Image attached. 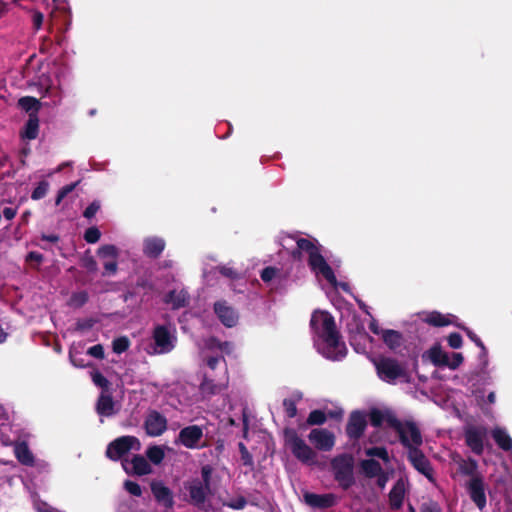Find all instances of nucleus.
<instances>
[{
    "instance_id": "nucleus-38",
    "label": "nucleus",
    "mask_w": 512,
    "mask_h": 512,
    "mask_svg": "<svg viewBox=\"0 0 512 512\" xmlns=\"http://www.w3.org/2000/svg\"><path fill=\"white\" fill-rule=\"evenodd\" d=\"M208 346L210 349H218L227 355H230L234 349L233 343L229 341H220L215 337L210 338Z\"/></svg>"
},
{
    "instance_id": "nucleus-63",
    "label": "nucleus",
    "mask_w": 512,
    "mask_h": 512,
    "mask_svg": "<svg viewBox=\"0 0 512 512\" xmlns=\"http://www.w3.org/2000/svg\"><path fill=\"white\" fill-rule=\"evenodd\" d=\"M83 267L87 269L88 272L95 273L98 270L97 262L93 257H88L83 261Z\"/></svg>"
},
{
    "instance_id": "nucleus-10",
    "label": "nucleus",
    "mask_w": 512,
    "mask_h": 512,
    "mask_svg": "<svg viewBox=\"0 0 512 512\" xmlns=\"http://www.w3.org/2000/svg\"><path fill=\"white\" fill-rule=\"evenodd\" d=\"M185 489L189 494V503L199 510L208 511L207 496L212 494L211 489L200 484V479H193L185 483Z\"/></svg>"
},
{
    "instance_id": "nucleus-42",
    "label": "nucleus",
    "mask_w": 512,
    "mask_h": 512,
    "mask_svg": "<svg viewBox=\"0 0 512 512\" xmlns=\"http://www.w3.org/2000/svg\"><path fill=\"white\" fill-rule=\"evenodd\" d=\"M392 415L391 413L384 414L381 410L377 408H373L370 410L369 419L370 423L373 427H380L384 421H386L387 416Z\"/></svg>"
},
{
    "instance_id": "nucleus-19",
    "label": "nucleus",
    "mask_w": 512,
    "mask_h": 512,
    "mask_svg": "<svg viewBox=\"0 0 512 512\" xmlns=\"http://www.w3.org/2000/svg\"><path fill=\"white\" fill-rule=\"evenodd\" d=\"M418 317L423 323L438 328L453 324L452 318H454L451 314H442L437 310L421 312Z\"/></svg>"
},
{
    "instance_id": "nucleus-60",
    "label": "nucleus",
    "mask_w": 512,
    "mask_h": 512,
    "mask_svg": "<svg viewBox=\"0 0 512 512\" xmlns=\"http://www.w3.org/2000/svg\"><path fill=\"white\" fill-rule=\"evenodd\" d=\"M87 353L97 359H103L104 358V348L101 344H96L92 347H90L87 351Z\"/></svg>"
},
{
    "instance_id": "nucleus-48",
    "label": "nucleus",
    "mask_w": 512,
    "mask_h": 512,
    "mask_svg": "<svg viewBox=\"0 0 512 512\" xmlns=\"http://www.w3.org/2000/svg\"><path fill=\"white\" fill-rule=\"evenodd\" d=\"M213 467L211 465H204L201 467L200 484L211 489Z\"/></svg>"
},
{
    "instance_id": "nucleus-2",
    "label": "nucleus",
    "mask_w": 512,
    "mask_h": 512,
    "mask_svg": "<svg viewBox=\"0 0 512 512\" xmlns=\"http://www.w3.org/2000/svg\"><path fill=\"white\" fill-rule=\"evenodd\" d=\"M296 244L301 249L302 253L305 252L308 254V265L310 269L315 273L321 274L331 285H336L335 273L321 254L317 241L308 238H298L296 239Z\"/></svg>"
},
{
    "instance_id": "nucleus-6",
    "label": "nucleus",
    "mask_w": 512,
    "mask_h": 512,
    "mask_svg": "<svg viewBox=\"0 0 512 512\" xmlns=\"http://www.w3.org/2000/svg\"><path fill=\"white\" fill-rule=\"evenodd\" d=\"M286 444L290 447L292 454L301 462L309 463L314 460L316 453L299 437L293 428L284 429Z\"/></svg>"
},
{
    "instance_id": "nucleus-7",
    "label": "nucleus",
    "mask_w": 512,
    "mask_h": 512,
    "mask_svg": "<svg viewBox=\"0 0 512 512\" xmlns=\"http://www.w3.org/2000/svg\"><path fill=\"white\" fill-rule=\"evenodd\" d=\"M140 441L132 435L120 436L107 445L105 455L112 461H118L131 450L140 449Z\"/></svg>"
},
{
    "instance_id": "nucleus-14",
    "label": "nucleus",
    "mask_w": 512,
    "mask_h": 512,
    "mask_svg": "<svg viewBox=\"0 0 512 512\" xmlns=\"http://www.w3.org/2000/svg\"><path fill=\"white\" fill-rule=\"evenodd\" d=\"M146 434L151 437L161 436L167 430V419L156 410H151L144 421Z\"/></svg>"
},
{
    "instance_id": "nucleus-17",
    "label": "nucleus",
    "mask_w": 512,
    "mask_h": 512,
    "mask_svg": "<svg viewBox=\"0 0 512 512\" xmlns=\"http://www.w3.org/2000/svg\"><path fill=\"white\" fill-rule=\"evenodd\" d=\"M213 308L218 319L225 327L232 328L237 325L239 315L226 301L215 302Z\"/></svg>"
},
{
    "instance_id": "nucleus-22",
    "label": "nucleus",
    "mask_w": 512,
    "mask_h": 512,
    "mask_svg": "<svg viewBox=\"0 0 512 512\" xmlns=\"http://www.w3.org/2000/svg\"><path fill=\"white\" fill-rule=\"evenodd\" d=\"M114 407L115 402L111 392H101L95 405L97 414L102 417H110L115 414Z\"/></svg>"
},
{
    "instance_id": "nucleus-39",
    "label": "nucleus",
    "mask_w": 512,
    "mask_h": 512,
    "mask_svg": "<svg viewBox=\"0 0 512 512\" xmlns=\"http://www.w3.org/2000/svg\"><path fill=\"white\" fill-rule=\"evenodd\" d=\"M327 416L326 413L320 409L312 410L306 420V425L315 426L322 425L326 422Z\"/></svg>"
},
{
    "instance_id": "nucleus-37",
    "label": "nucleus",
    "mask_w": 512,
    "mask_h": 512,
    "mask_svg": "<svg viewBox=\"0 0 512 512\" xmlns=\"http://www.w3.org/2000/svg\"><path fill=\"white\" fill-rule=\"evenodd\" d=\"M90 375L94 385L102 389L101 392L110 391L111 383L100 371L94 370L90 373Z\"/></svg>"
},
{
    "instance_id": "nucleus-1",
    "label": "nucleus",
    "mask_w": 512,
    "mask_h": 512,
    "mask_svg": "<svg viewBox=\"0 0 512 512\" xmlns=\"http://www.w3.org/2000/svg\"><path fill=\"white\" fill-rule=\"evenodd\" d=\"M311 328L316 331L327 344V358L340 360L346 356L345 343L340 342V333L337 330L334 317L327 311L313 312L310 320Z\"/></svg>"
},
{
    "instance_id": "nucleus-27",
    "label": "nucleus",
    "mask_w": 512,
    "mask_h": 512,
    "mask_svg": "<svg viewBox=\"0 0 512 512\" xmlns=\"http://www.w3.org/2000/svg\"><path fill=\"white\" fill-rule=\"evenodd\" d=\"M39 133V118L36 113H30L27 122L25 123L24 130L21 132V137L28 140H34L38 137Z\"/></svg>"
},
{
    "instance_id": "nucleus-64",
    "label": "nucleus",
    "mask_w": 512,
    "mask_h": 512,
    "mask_svg": "<svg viewBox=\"0 0 512 512\" xmlns=\"http://www.w3.org/2000/svg\"><path fill=\"white\" fill-rule=\"evenodd\" d=\"M220 361L225 362V358L223 356H209L206 359V364L210 369L214 370Z\"/></svg>"
},
{
    "instance_id": "nucleus-36",
    "label": "nucleus",
    "mask_w": 512,
    "mask_h": 512,
    "mask_svg": "<svg viewBox=\"0 0 512 512\" xmlns=\"http://www.w3.org/2000/svg\"><path fill=\"white\" fill-rule=\"evenodd\" d=\"M477 468V461L472 458H469L468 460H461L459 463V472L465 476H471V478L480 477L479 475H476Z\"/></svg>"
},
{
    "instance_id": "nucleus-9",
    "label": "nucleus",
    "mask_w": 512,
    "mask_h": 512,
    "mask_svg": "<svg viewBox=\"0 0 512 512\" xmlns=\"http://www.w3.org/2000/svg\"><path fill=\"white\" fill-rule=\"evenodd\" d=\"M154 342L153 351L156 354H166L175 347L176 337L166 325H156L152 332Z\"/></svg>"
},
{
    "instance_id": "nucleus-8",
    "label": "nucleus",
    "mask_w": 512,
    "mask_h": 512,
    "mask_svg": "<svg viewBox=\"0 0 512 512\" xmlns=\"http://www.w3.org/2000/svg\"><path fill=\"white\" fill-rule=\"evenodd\" d=\"M203 437L204 433L201 426L189 425L179 431L175 443L191 450L202 449L208 447L206 441L202 442Z\"/></svg>"
},
{
    "instance_id": "nucleus-43",
    "label": "nucleus",
    "mask_w": 512,
    "mask_h": 512,
    "mask_svg": "<svg viewBox=\"0 0 512 512\" xmlns=\"http://www.w3.org/2000/svg\"><path fill=\"white\" fill-rule=\"evenodd\" d=\"M238 448L241 456V461L244 466H247L250 468V470H254V461L251 453L248 451L247 447L244 443L239 442Z\"/></svg>"
},
{
    "instance_id": "nucleus-25",
    "label": "nucleus",
    "mask_w": 512,
    "mask_h": 512,
    "mask_svg": "<svg viewBox=\"0 0 512 512\" xmlns=\"http://www.w3.org/2000/svg\"><path fill=\"white\" fill-rule=\"evenodd\" d=\"M165 249V241L159 237H149L144 240L143 252L149 257L158 258Z\"/></svg>"
},
{
    "instance_id": "nucleus-15",
    "label": "nucleus",
    "mask_w": 512,
    "mask_h": 512,
    "mask_svg": "<svg viewBox=\"0 0 512 512\" xmlns=\"http://www.w3.org/2000/svg\"><path fill=\"white\" fill-rule=\"evenodd\" d=\"M308 439L320 451H330L335 445V436L327 429H312Z\"/></svg>"
},
{
    "instance_id": "nucleus-30",
    "label": "nucleus",
    "mask_w": 512,
    "mask_h": 512,
    "mask_svg": "<svg viewBox=\"0 0 512 512\" xmlns=\"http://www.w3.org/2000/svg\"><path fill=\"white\" fill-rule=\"evenodd\" d=\"M491 435L499 448L504 451L512 449V438L504 429L496 427L491 431Z\"/></svg>"
},
{
    "instance_id": "nucleus-33",
    "label": "nucleus",
    "mask_w": 512,
    "mask_h": 512,
    "mask_svg": "<svg viewBox=\"0 0 512 512\" xmlns=\"http://www.w3.org/2000/svg\"><path fill=\"white\" fill-rule=\"evenodd\" d=\"M363 474L367 478H374L383 470L381 464L375 459H364L360 462Z\"/></svg>"
},
{
    "instance_id": "nucleus-13",
    "label": "nucleus",
    "mask_w": 512,
    "mask_h": 512,
    "mask_svg": "<svg viewBox=\"0 0 512 512\" xmlns=\"http://www.w3.org/2000/svg\"><path fill=\"white\" fill-rule=\"evenodd\" d=\"M408 460L419 473L424 475L429 481H434L432 465L419 448L411 447L410 450H408Z\"/></svg>"
},
{
    "instance_id": "nucleus-23",
    "label": "nucleus",
    "mask_w": 512,
    "mask_h": 512,
    "mask_svg": "<svg viewBox=\"0 0 512 512\" xmlns=\"http://www.w3.org/2000/svg\"><path fill=\"white\" fill-rule=\"evenodd\" d=\"M189 300H190L189 294L187 293V291H185L183 289L179 290V291L176 289H173V290L169 291L164 296V299H163V301L166 304L171 305L172 309H174V310L188 306Z\"/></svg>"
},
{
    "instance_id": "nucleus-54",
    "label": "nucleus",
    "mask_w": 512,
    "mask_h": 512,
    "mask_svg": "<svg viewBox=\"0 0 512 512\" xmlns=\"http://www.w3.org/2000/svg\"><path fill=\"white\" fill-rule=\"evenodd\" d=\"M43 260H44V256L41 253L36 252V251H30L25 257V262H27V263L34 262L36 264L34 266V268L36 270H39V266L43 262Z\"/></svg>"
},
{
    "instance_id": "nucleus-49",
    "label": "nucleus",
    "mask_w": 512,
    "mask_h": 512,
    "mask_svg": "<svg viewBox=\"0 0 512 512\" xmlns=\"http://www.w3.org/2000/svg\"><path fill=\"white\" fill-rule=\"evenodd\" d=\"M366 455L371 457H378L383 461H389V454L385 447H371L366 450Z\"/></svg>"
},
{
    "instance_id": "nucleus-26",
    "label": "nucleus",
    "mask_w": 512,
    "mask_h": 512,
    "mask_svg": "<svg viewBox=\"0 0 512 512\" xmlns=\"http://www.w3.org/2000/svg\"><path fill=\"white\" fill-rule=\"evenodd\" d=\"M226 388V385L216 383L213 379H210L207 376L203 377V380L199 386V390L204 397L218 395Z\"/></svg>"
},
{
    "instance_id": "nucleus-47",
    "label": "nucleus",
    "mask_w": 512,
    "mask_h": 512,
    "mask_svg": "<svg viewBox=\"0 0 512 512\" xmlns=\"http://www.w3.org/2000/svg\"><path fill=\"white\" fill-rule=\"evenodd\" d=\"M130 346V341L126 336L118 337L112 342L113 352L117 354H121L128 350Z\"/></svg>"
},
{
    "instance_id": "nucleus-3",
    "label": "nucleus",
    "mask_w": 512,
    "mask_h": 512,
    "mask_svg": "<svg viewBox=\"0 0 512 512\" xmlns=\"http://www.w3.org/2000/svg\"><path fill=\"white\" fill-rule=\"evenodd\" d=\"M354 465L355 460L350 453L339 454L330 461L334 480L343 490H348L355 484Z\"/></svg>"
},
{
    "instance_id": "nucleus-59",
    "label": "nucleus",
    "mask_w": 512,
    "mask_h": 512,
    "mask_svg": "<svg viewBox=\"0 0 512 512\" xmlns=\"http://www.w3.org/2000/svg\"><path fill=\"white\" fill-rule=\"evenodd\" d=\"M118 263L117 259H112L104 263V272L103 276L106 275H114L117 272Z\"/></svg>"
},
{
    "instance_id": "nucleus-56",
    "label": "nucleus",
    "mask_w": 512,
    "mask_h": 512,
    "mask_svg": "<svg viewBox=\"0 0 512 512\" xmlns=\"http://www.w3.org/2000/svg\"><path fill=\"white\" fill-rule=\"evenodd\" d=\"M447 342L449 347L459 349L463 344L462 336L457 332L450 333L447 337Z\"/></svg>"
},
{
    "instance_id": "nucleus-52",
    "label": "nucleus",
    "mask_w": 512,
    "mask_h": 512,
    "mask_svg": "<svg viewBox=\"0 0 512 512\" xmlns=\"http://www.w3.org/2000/svg\"><path fill=\"white\" fill-rule=\"evenodd\" d=\"M124 488L133 496L140 497L142 495L141 486L137 482L126 480L124 483Z\"/></svg>"
},
{
    "instance_id": "nucleus-32",
    "label": "nucleus",
    "mask_w": 512,
    "mask_h": 512,
    "mask_svg": "<svg viewBox=\"0 0 512 512\" xmlns=\"http://www.w3.org/2000/svg\"><path fill=\"white\" fill-rule=\"evenodd\" d=\"M14 452L17 460L21 464L26 466H32L34 464V456L25 442L17 444Z\"/></svg>"
},
{
    "instance_id": "nucleus-57",
    "label": "nucleus",
    "mask_w": 512,
    "mask_h": 512,
    "mask_svg": "<svg viewBox=\"0 0 512 512\" xmlns=\"http://www.w3.org/2000/svg\"><path fill=\"white\" fill-rule=\"evenodd\" d=\"M278 269L272 266L265 267L260 274L263 282H270L277 274Z\"/></svg>"
},
{
    "instance_id": "nucleus-41",
    "label": "nucleus",
    "mask_w": 512,
    "mask_h": 512,
    "mask_svg": "<svg viewBox=\"0 0 512 512\" xmlns=\"http://www.w3.org/2000/svg\"><path fill=\"white\" fill-rule=\"evenodd\" d=\"M89 300V295L86 291H79L72 293L69 305L74 308H81L83 307Z\"/></svg>"
},
{
    "instance_id": "nucleus-24",
    "label": "nucleus",
    "mask_w": 512,
    "mask_h": 512,
    "mask_svg": "<svg viewBox=\"0 0 512 512\" xmlns=\"http://www.w3.org/2000/svg\"><path fill=\"white\" fill-rule=\"evenodd\" d=\"M405 483L402 478L398 479L389 492V506L392 510H399L405 497Z\"/></svg>"
},
{
    "instance_id": "nucleus-51",
    "label": "nucleus",
    "mask_w": 512,
    "mask_h": 512,
    "mask_svg": "<svg viewBox=\"0 0 512 512\" xmlns=\"http://www.w3.org/2000/svg\"><path fill=\"white\" fill-rule=\"evenodd\" d=\"M100 237H101V232L95 226L89 227L88 229H86V231L84 233V240L90 244H94V243L98 242L100 240Z\"/></svg>"
},
{
    "instance_id": "nucleus-62",
    "label": "nucleus",
    "mask_w": 512,
    "mask_h": 512,
    "mask_svg": "<svg viewBox=\"0 0 512 512\" xmlns=\"http://www.w3.org/2000/svg\"><path fill=\"white\" fill-rule=\"evenodd\" d=\"M80 356H81L80 353H74L73 351H70V353H69V358H70V361L72 362V364L75 367L83 368L86 366V363H85L84 359L81 358Z\"/></svg>"
},
{
    "instance_id": "nucleus-50",
    "label": "nucleus",
    "mask_w": 512,
    "mask_h": 512,
    "mask_svg": "<svg viewBox=\"0 0 512 512\" xmlns=\"http://www.w3.org/2000/svg\"><path fill=\"white\" fill-rule=\"evenodd\" d=\"M297 400L285 398L283 400V408L288 418H294L297 415Z\"/></svg>"
},
{
    "instance_id": "nucleus-44",
    "label": "nucleus",
    "mask_w": 512,
    "mask_h": 512,
    "mask_svg": "<svg viewBox=\"0 0 512 512\" xmlns=\"http://www.w3.org/2000/svg\"><path fill=\"white\" fill-rule=\"evenodd\" d=\"M461 329H463L466 332V335L468 338L475 343L477 347L481 349V357H486L488 354L487 348L485 347L483 341L469 328L465 326H459Z\"/></svg>"
},
{
    "instance_id": "nucleus-5",
    "label": "nucleus",
    "mask_w": 512,
    "mask_h": 512,
    "mask_svg": "<svg viewBox=\"0 0 512 512\" xmlns=\"http://www.w3.org/2000/svg\"><path fill=\"white\" fill-rule=\"evenodd\" d=\"M378 377L387 383H395L398 379L408 381V373L398 360L390 357H381L375 362Z\"/></svg>"
},
{
    "instance_id": "nucleus-29",
    "label": "nucleus",
    "mask_w": 512,
    "mask_h": 512,
    "mask_svg": "<svg viewBox=\"0 0 512 512\" xmlns=\"http://www.w3.org/2000/svg\"><path fill=\"white\" fill-rule=\"evenodd\" d=\"M155 289V286L152 281H150L147 277H139L132 287V290L128 292V294L132 297L135 295L142 294L143 296L149 295Z\"/></svg>"
},
{
    "instance_id": "nucleus-20",
    "label": "nucleus",
    "mask_w": 512,
    "mask_h": 512,
    "mask_svg": "<svg viewBox=\"0 0 512 512\" xmlns=\"http://www.w3.org/2000/svg\"><path fill=\"white\" fill-rule=\"evenodd\" d=\"M122 466L127 473H132L137 476L148 475L152 472L149 462L140 454L134 455L130 462L127 460L123 461Z\"/></svg>"
},
{
    "instance_id": "nucleus-53",
    "label": "nucleus",
    "mask_w": 512,
    "mask_h": 512,
    "mask_svg": "<svg viewBox=\"0 0 512 512\" xmlns=\"http://www.w3.org/2000/svg\"><path fill=\"white\" fill-rule=\"evenodd\" d=\"M246 505L247 500L244 496H238L237 498L224 503V506H227L234 510H242L246 507Z\"/></svg>"
},
{
    "instance_id": "nucleus-12",
    "label": "nucleus",
    "mask_w": 512,
    "mask_h": 512,
    "mask_svg": "<svg viewBox=\"0 0 512 512\" xmlns=\"http://www.w3.org/2000/svg\"><path fill=\"white\" fill-rule=\"evenodd\" d=\"M367 427V415L360 410L352 411L346 424V435L351 440L360 439Z\"/></svg>"
},
{
    "instance_id": "nucleus-55",
    "label": "nucleus",
    "mask_w": 512,
    "mask_h": 512,
    "mask_svg": "<svg viewBox=\"0 0 512 512\" xmlns=\"http://www.w3.org/2000/svg\"><path fill=\"white\" fill-rule=\"evenodd\" d=\"M101 203L99 200L92 201L83 212V216L87 219H91L100 210Z\"/></svg>"
},
{
    "instance_id": "nucleus-21",
    "label": "nucleus",
    "mask_w": 512,
    "mask_h": 512,
    "mask_svg": "<svg viewBox=\"0 0 512 512\" xmlns=\"http://www.w3.org/2000/svg\"><path fill=\"white\" fill-rule=\"evenodd\" d=\"M151 491L155 500L166 509H172L174 506V498L170 488L165 486L161 481H153L151 483Z\"/></svg>"
},
{
    "instance_id": "nucleus-16",
    "label": "nucleus",
    "mask_w": 512,
    "mask_h": 512,
    "mask_svg": "<svg viewBox=\"0 0 512 512\" xmlns=\"http://www.w3.org/2000/svg\"><path fill=\"white\" fill-rule=\"evenodd\" d=\"M304 502L314 509H328L337 504V496L333 493L316 494L305 492L303 494Z\"/></svg>"
},
{
    "instance_id": "nucleus-31",
    "label": "nucleus",
    "mask_w": 512,
    "mask_h": 512,
    "mask_svg": "<svg viewBox=\"0 0 512 512\" xmlns=\"http://www.w3.org/2000/svg\"><path fill=\"white\" fill-rule=\"evenodd\" d=\"M382 340L391 350H396L403 344V335L399 331L387 329L382 331Z\"/></svg>"
},
{
    "instance_id": "nucleus-40",
    "label": "nucleus",
    "mask_w": 512,
    "mask_h": 512,
    "mask_svg": "<svg viewBox=\"0 0 512 512\" xmlns=\"http://www.w3.org/2000/svg\"><path fill=\"white\" fill-rule=\"evenodd\" d=\"M97 254L103 259H117L119 255L118 248L112 244H105L99 247Z\"/></svg>"
},
{
    "instance_id": "nucleus-45",
    "label": "nucleus",
    "mask_w": 512,
    "mask_h": 512,
    "mask_svg": "<svg viewBox=\"0 0 512 512\" xmlns=\"http://www.w3.org/2000/svg\"><path fill=\"white\" fill-rule=\"evenodd\" d=\"M36 86L38 87V91L41 96H47L50 95L52 89V81L49 76L41 75Z\"/></svg>"
},
{
    "instance_id": "nucleus-35",
    "label": "nucleus",
    "mask_w": 512,
    "mask_h": 512,
    "mask_svg": "<svg viewBox=\"0 0 512 512\" xmlns=\"http://www.w3.org/2000/svg\"><path fill=\"white\" fill-rule=\"evenodd\" d=\"M146 456L151 463L159 465L165 458V451L162 446L152 445L147 448Z\"/></svg>"
},
{
    "instance_id": "nucleus-18",
    "label": "nucleus",
    "mask_w": 512,
    "mask_h": 512,
    "mask_svg": "<svg viewBox=\"0 0 512 512\" xmlns=\"http://www.w3.org/2000/svg\"><path fill=\"white\" fill-rule=\"evenodd\" d=\"M467 490L471 500L482 511L486 507L485 487L482 477L471 478Z\"/></svg>"
},
{
    "instance_id": "nucleus-61",
    "label": "nucleus",
    "mask_w": 512,
    "mask_h": 512,
    "mask_svg": "<svg viewBox=\"0 0 512 512\" xmlns=\"http://www.w3.org/2000/svg\"><path fill=\"white\" fill-rule=\"evenodd\" d=\"M420 512H442L438 503L434 501H430L427 503H423L420 507Z\"/></svg>"
},
{
    "instance_id": "nucleus-4",
    "label": "nucleus",
    "mask_w": 512,
    "mask_h": 512,
    "mask_svg": "<svg viewBox=\"0 0 512 512\" xmlns=\"http://www.w3.org/2000/svg\"><path fill=\"white\" fill-rule=\"evenodd\" d=\"M386 423L397 432L401 444L408 450L411 447L419 448L422 445V435L415 422H401L395 415H388Z\"/></svg>"
},
{
    "instance_id": "nucleus-34",
    "label": "nucleus",
    "mask_w": 512,
    "mask_h": 512,
    "mask_svg": "<svg viewBox=\"0 0 512 512\" xmlns=\"http://www.w3.org/2000/svg\"><path fill=\"white\" fill-rule=\"evenodd\" d=\"M19 107L27 113H36L38 115V111L41 108V102L32 96H25L18 100Z\"/></svg>"
},
{
    "instance_id": "nucleus-11",
    "label": "nucleus",
    "mask_w": 512,
    "mask_h": 512,
    "mask_svg": "<svg viewBox=\"0 0 512 512\" xmlns=\"http://www.w3.org/2000/svg\"><path fill=\"white\" fill-rule=\"evenodd\" d=\"M486 437L487 429L484 426H467L464 429L465 444L475 455L483 454Z\"/></svg>"
},
{
    "instance_id": "nucleus-46",
    "label": "nucleus",
    "mask_w": 512,
    "mask_h": 512,
    "mask_svg": "<svg viewBox=\"0 0 512 512\" xmlns=\"http://www.w3.org/2000/svg\"><path fill=\"white\" fill-rule=\"evenodd\" d=\"M49 190V183L46 180H42L38 183L35 189L31 193V198L33 200H40L44 198Z\"/></svg>"
},
{
    "instance_id": "nucleus-28",
    "label": "nucleus",
    "mask_w": 512,
    "mask_h": 512,
    "mask_svg": "<svg viewBox=\"0 0 512 512\" xmlns=\"http://www.w3.org/2000/svg\"><path fill=\"white\" fill-rule=\"evenodd\" d=\"M426 354L431 363L436 367H446L448 364L449 355L444 352L439 345L431 347L425 354H423V358Z\"/></svg>"
},
{
    "instance_id": "nucleus-58",
    "label": "nucleus",
    "mask_w": 512,
    "mask_h": 512,
    "mask_svg": "<svg viewBox=\"0 0 512 512\" xmlns=\"http://www.w3.org/2000/svg\"><path fill=\"white\" fill-rule=\"evenodd\" d=\"M464 361V357L462 353H453L452 359L448 357V364L446 367L450 368L451 370H456Z\"/></svg>"
}]
</instances>
